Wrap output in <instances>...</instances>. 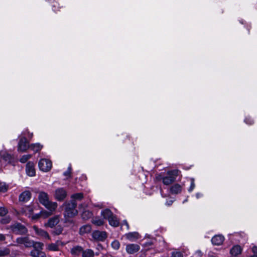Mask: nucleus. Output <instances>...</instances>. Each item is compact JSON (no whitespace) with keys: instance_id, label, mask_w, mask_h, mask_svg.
Wrapping results in <instances>:
<instances>
[{"instance_id":"obj_17","label":"nucleus","mask_w":257,"mask_h":257,"mask_svg":"<svg viewBox=\"0 0 257 257\" xmlns=\"http://www.w3.org/2000/svg\"><path fill=\"white\" fill-rule=\"evenodd\" d=\"M125 236L130 241H134L139 238V234L137 232H129L125 234Z\"/></svg>"},{"instance_id":"obj_48","label":"nucleus","mask_w":257,"mask_h":257,"mask_svg":"<svg viewBox=\"0 0 257 257\" xmlns=\"http://www.w3.org/2000/svg\"><path fill=\"white\" fill-rule=\"evenodd\" d=\"M28 137L29 138L31 139L33 137V133H30L29 131H27Z\"/></svg>"},{"instance_id":"obj_11","label":"nucleus","mask_w":257,"mask_h":257,"mask_svg":"<svg viewBox=\"0 0 257 257\" xmlns=\"http://www.w3.org/2000/svg\"><path fill=\"white\" fill-rule=\"evenodd\" d=\"M33 228L34 230V231L36 232V233L38 235H39V236H41L42 237H43L44 239H48V240H51V237L49 236L48 233L46 231H45V230H43L42 229L39 228L36 226H34L33 227Z\"/></svg>"},{"instance_id":"obj_3","label":"nucleus","mask_w":257,"mask_h":257,"mask_svg":"<svg viewBox=\"0 0 257 257\" xmlns=\"http://www.w3.org/2000/svg\"><path fill=\"white\" fill-rule=\"evenodd\" d=\"M179 175L178 170H173L167 172V176L162 178V181L164 185H169L175 181L177 177Z\"/></svg>"},{"instance_id":"obj_2","label":"nucleus","mask_w":257,"mask_h":257,"mask_svg":"<svg viewBox=\"0 0 257 257\" xmlns=\"http://www.w3.org/2000/svg\"><path fill=\"white\" fill-rule=\"evenodd\" d=\"M63 206H65L64 215L65 217L72 218L77 214V203L75 201L65 202Z\"/></svg>"},{"instance_id":"obj_24","label":"nucleus","mask_w":257,"mask_h":257,"mask_svg":"<svg viewBox=\"0 0 257 257\" xmlns=\"http://www.w3.org/2000/svg\"><path fill=\"white\" fill-rule=\"evenodd\" d=\"M43 146L39 143H36V144H32L29 146V148L31 150L34 151L35 153L38 152L40 151Z\"/></svg>"},{"instance_id":"obj_23","label":"nucleus","mask_w":257,"mask_h":257,"mask_svg":"<svg viewBox=\"0 0 257 257\" xmlns=\"http://www.w3.org/2000/svg\"><path fill=\"white\" fill-rule=\"evenodd\" d=\"M101 215L104 219L108 220L109 218L111 217V216L113 215V214L110 209H105L101 211Z\"/></svg>"},{"instance_id":"obj_5","label":"nucleus","mask_w":257,"mask_h":257,"mask_svg":"<svg viewBox=\"0 0 257 257\" xmlns=\"http://www.w3.org/2000/svg\"><path fill=\"white\" fill-rule=\"evenodd\" d=\"M38 166L41 171L48 172L51 170L52 164L51 161L49 160L42 159L39 161Z\"/></svg>"},{"instance_id":"obj_9","label":"nucleus","mask_w":257,"mask_h":257,"mask_svg":"<svg viewBox=\"0 0 257 257\" xmlns=\"http://www.w3.org/2000/svg\"><path fill=\"white\" fill-rule=\"evenodd\" d=\"M29 148L28 146V142L26 137H22L18 144V151L21 152H25Z\"/></svg>"},{"instance_id":"obj_39","label":"nucleus","mask_w":257,"mask_h":257,"mask_svg":"<svg viewBox=\"0 0 257 257\" xmlns=\"http://www.w3.org/2000/svg\"><path fill=\"white\" fill-rule=\"evenodd\" d=\"M244 121L246 123L251 125L253 123V120L250 117L245 118Z\"/></svg>"},{"instance_id":"obj_13","label":"nucleus","mask_w":257,"mask_h":257,"mask_svg":"<svg viewBox=\"0 0 257 257\" xmlns=\"http://www.w3.org/2000/svg\"><path fill=\"white\" fill-rule=\"evenodd\" d=\"M140 249V246L137 244H128L126 246V251L129 254H134Z\"/></svg>"},{"instance_id":"obj_43","label":"nucleus","mask_w":257,"mask_h":257,"mask_svg":"<svg viewBox=\"0 0 257 257\" xmlns=\"http://www.w3.org/2000/svg\"><path fill=\"white\" fill-rule=\"evenodd\" d=\"M71 167H69L68 168V170L67 171H66V172H65L64 173V175L66 176H70V174H71Z\"/></svg>"},{"instance_id":"obj_51","label":"nucleus","mask_w":257,"mask_h":257,"mask_svg":"<svg viewBox=\"0 0 257 257\" xmlns=\"http://www.w3.org/2000/svg\"><path fill=\"white\" fill-rule=\"evenodd\" d=\"M82 206V204H81V205H79V207H81Z\"/></svg>"},{"instance_id":"obj_18","label":"nucleus","mask_w":257,"mask_h":257,"mask_svg":"<svg viewBox=\"0 0 257 257\" xmlns=\"http://www.w3.org/2000/svg\"><path fill=\"white\" fill-rule=\"evenodd\" d=\"M32 257H46L45 253L42 250L33 249L30 252Z\"/></svg>"},{"instance_id":"obj_19","label":"nucleus","mask_w":257,"mask_h":257,"mask_svg":"<svg viewBox=\"0 0 257 257\" xmlns=\"http://www.w3.org/2000/svg\"><path fill=\"white\" fill-rule=\"evenodd\" d=\"M109 224L113 227H117L119 224V221L115 215H112L111 217L108 219Z\"/></svg>"},{"instance_id":"obj_14","label":"nucleus","mask_w":257,"mask_h":257,"mask_svg":"<svg viewBox=\"0 0 257 257\" xmlns=\"http://www.w3.org/2000/svg\"><path fill=\"white\" fill-rule=\"evenodd\" d=\"M31 197V193L29 191H25L22 192L19 196V201L21 202H27Z\"/></svg>"},{"instance_id":"obj_12","label":"nucleus","mask_w":257,"mask_h":257,"mask_svg":"<svg viewBox=\"0 0 257 257\" xmlns=\"http://www.w3.org/2000/svg\"><path fill=\"white\" fill-rule=\"evenodd\" d=\"M26 172L27 174L30 177H33L35 176L36 171L34 164L33 162H29L27 163L26 167Z\"/></svg>"},{"instance_id":"obj_10","label":"nucleus","mask_w":257,"mask_h":257,"mask_svg":"<svg viewBox=\"0 0 257 257\" xmlns=\"http://www.w3.org/2000/svg\"><path fill=\"white\" fill-rule=\"evenodd\" d=\"M67 196L66 190L63 188H60L56 190L55 197L58 201L63 200Z\"/></svg>"},{"instance_id":"obj_45","label":"nucleus","mask_w":257,"mask_h":257,"mask_svg":"<svg viewBox=\"0 0 257 257\" xmlns=\"http://www.w3.org/2000/svg\"><path fill=\"white\" fill-rule=\"evenodd\" d=\"M252 252L254 253H256L257 254V246H253L252 248Z\"/></svg>"},{"instance_id":"obj_21","label":"nucleus","mask_w":257,"mask_h":257,"mask_svg":"<svg viewBox=\"0 0 257 257\" xmlns=\"http://www.w3.org/2000/svg\"><path fill=\"white\" fill-rule=\"evenodd\" d=\"M83 251V250L82 247L80 246L77 245L74 246L71 248V253L74 255H79L81 253L82 254Z\"/></svg>"},{"instance_id":"obj_30","label":"nucleus","mask_w":257,"mask_h":257,"mask_svg":"<svg viewBox=\"0 0 257 257\" xmlns=\"http://www.w3.org/2000/svg\"><path fill=\"white\" fill-rule=\"evenodd\" d=\"M63 231V228L61 225L57 226L56 228L52 231V233L55 235L61 234Z\"/></svg>"},{"instance_id":"obj_35","label":"nucleus","mask_w":257,"mask_h":257,"mask_svg":"<svg viewBox=\"0 0 257 257\" xmlns=\"http://www.w3.org/2000/svg\"><path fill=\"white\" fill-rule=\"evenodd\" d=\"M9 186L5 183L0 182V191L5 192L8 190Z\"/></svg>"},{"instance_id":"obj_47","label":"nucleus","mask_w":257,"mask_h":257,"mask_svg":"<svg viewBox=\"0 0 257 257\" xmlns=\"http://www.w3.org/2000/svg\"><path fill=\"white\" fill-rule=\"evenodd\" d=\"M55 243L57 244L58 247L60 245H63L64 244L61 241L59 240H57Z\"/></svg>"},{"instance_id":"obj_49","label":"nucleus","mask_w":257,"mask_h":257,"mask_svg":"<svg viewBox=\"0 0 257 257\" xmlns=\"http://www.w3.org/2000/svg\"><path fill=\"white\" fill-rule=\"evenodd\" d=\"M172 202H173V201L170 200V201H169V202H167V204L168 205H171V204H172Z\"/></svg>"},{"instance_id":"obj_36","label":"nucleus","mask_w":257,"mask_h":257,"mask_svg":"<svg viewBox=\"0 0 257 257\" xmlns=\"http://www.w3.org/2000/svg\"><path fill=\"white\" fill-rule=\"evenodd\" d=\"M32 157L31 155H23L20 159V161L22 163H26L29 159Z\"/></svg>"},{"instance_id":"obj_38","label":"nucleus","mask_w":257,"mask_h":257,"mask_svg":"<svg viewBox=\"0 0 257 257\" xmlns=\"http://www.w3.org/2000/svg\"><path fill=\"white\" fill-rule=\"evenodd\" d=\"M8 212V210L4 207H0V216H4L6 215Z\"/></svg>"},{"instance_id":"obj_31","label":"nucleus","mask_w":257,"mask_h":257,"mask_svg":"<svg viewBox=\"0 0 257 257\" xmlns=\"http://www.w3.org/2000/svg\"><path fill=\"white\" fill-rule=\"evenodd\" d=\"M81 215L83 219L88 220L92 216V213L91 212L88 210H85L82 212Z\"/></svg>"},{"instance_id":"obj_41","label":"nucleus","mask_w":257,"mask_h":257,"mask_svg":"<svg viewBox=\"0 0 257 257\" xmlns=\"http://www.w3.org/2000/svg\"><path fill=\"white\" fill-rule=\"evenodd\" d=\"M1 222L3 224H7L10 222V218L9 217H6L5 218H2L1 219Z\"/></svg>"},{"instance_id":"obj_27","label":"nucleus","mask_w":257,"mask_h":257,"mask_svg":"<svg viewBox=\"0 0 257 257\" xmlns=\"http://www.w3.org/2000/svg\"><path fill=\"white\" fill-rule=\"evenodd\" d=\"M47 249L50 251H58L59 250V247L58 246L57 244L52 243L48 244L47 245Z\"/></svg>"},{"instance_id":"obj_32","label":"nucleus","mask_w":257,"mask_h":257,"mask_svg":"<svg viewBox=\"0 0 257 257\" xmlns=\"http://www.w3.org/2000/svg\"><path fill=\"white\" fill-rule=\"evenodd\" d=\"M44 246V244L40 242H34L33 241V249L42 250Z\"/></svg>"},{"instance_id":"obj_34","label":"nucleus","mask_w":257,"mask_h":257,"mask_svg":"<svg viewBox=\"0 0 257 257\" xmlns=\"http://www.w3.org/2000/svg\"><path fill=\"white\" fill-rule=\"evenodd\" d=\"M92 222L93 224L97 226H101L104 224V221L102 219L97 218L93 219Z\"/></svg>"},{"instance_id":"obj_40","label":"nucleus","mask_w":257,"mask_h":257,"mask_svg":"<svg viewBox=\"0 0 257 257\" xmlns=\"http://www.w3.org/2000/svg\"><path fill=\"white\" fill-rule=\"evenodd\" d=\"M171 257H183V256L180 252H173L172 253Z\"/></svg>"},{"instance_id":"obj_37","label":"nucleus","mask_w":257,"mask_h":257,"mask_svg":"<svg viewBox=\"0 0 257 257\" xmlns=\"http://www.w3.org/2000/svg\"><path fill=\"white\" fill-rule=\"evenodd\" d=\"M111 246L113 249L117 250L120 247V243L118 240H115L111 243Z\"/></svg>"},{"instance_id":"obj_25","label":"nucleus","mask_w":257,"mask_h":257,"mask_svg":"<svg viewBox=\"0 0 257 257\" xmlns=\"http://www.w3.org/2000/svg\"><path fill=\"white\" fill-rule=\"evenodd\" d=\"M83 198V194L82 193H75L71 196L72 199L71 201H75L76 200H81Z\"/></svg>"},{"instance_id":"obj_4","label":"nucleus","mask_w":257,"mask_h":257,"mask_svg":"<svg viewBox=\"0 0 257 257\" xmlns=\"http://www.w3.org/2000/svg\"><path fill=\"white\" fill-rule=\"evenodd\" d=\"M12 232L16 234H25L27 233L28 230L25 225L20 223H15L11 226Z\"/></svg>"},{"instance_id":"obj_29","label":"nucleus","mask_w":257,"mask_h":257,"mask_svg":"<svg viewBox=\"0 0 257 257\" xmlns=\"http://www.w3.org/2000/svg\"><path fill=\"white\" fill-rule=\"evenodd\" d=\"M82 257H93L94 252L92 250L87 249L83 251Z\"/></svg>"},{"instance_id":"obj_44","label":"nucleus","mask_w":257,"mask_h":257,"mask_svg":"<svg viewBox=\"0 0 257 257\" xmlns=\"http://www.w3.org/2000/svg\"><path fill=\"white\" fill-rule=\"evenodd\" d=\"M6 239V236L3 234H0V241H4Z\"/></svg>"},{"instance_id":"obj_33","label":"nucleus","mask_w":257,"mask_h":257,"mask_svg":"<svg viewBox=\"0 0 257 257\" xmlns=\"http://www.w3.org/2000/svg\"><path fill=\"white\" fill-rule=\"evenodd\" d=\"M54 211H51V210H49V211H46V210H44V211H42L41 212V216L44 218H47L48 217H49V216L51 215L53 212Z\"/></svg>"},{"instance_id":"obj_15","label":"nucleus","mask_w":257,"mask_h":257,"mask_svg":"<svg viewBox=\"0 0 257 257\" xmlns=\"http://www.w3.org/2000/svg\"><path fill=\"white\" fill-rule=\"evenodd\" d=\"M224 240L223 236L221 235H216L211 239L212 243L214 245H220L222 244Z\"/></svg>"},{"instance_id":"obj_28","label":"nucleus","mask_w":257,"mask_h":257,"mask_svg":"<svg viewBox=\"0 0 257 257\" xmlns=\"http://www.w3.org/2000/svg\"><path fill=\"white\" fill-rule=\"evenodd\" d=\"M91 226L90 225H84L80 228V233L81 234H83L88 232H89L91 231Z\"/></svg>"},{"instance_id":"obj_50","label":"nucleus","mask_w":257,"mask_h":257,"mask_svg":"<svg viewBox=\"0 0 257 257\" xmlns=\"http://www.w3.org/2000/svg\"><path fill=\"white\" fill-rule=\"evenodd\" d=\"M250 257H257V255H252Z\"/></svg>"},{"instance_id":"obj_1","label":"nucleus","mask_w":257,"mask_h":257,"mask_svg":"<svg viewBox=\"0 0 257 257\" xmlns=\"http://www.w3.org/2000/svg\"><path fill=\"white\" fill-rule=\"evenodd\" d=\"M38 199L40 202L48 210L55 211L58 206L56 202L49 200L48 194L45 192L39 193Z\"/></svg>"},{"instance_id":"obj_8","label":"nucleus","mask_w":257,"mask_h":257,"mask_svg":"<svg viewBox=\"0 0 257 257\" xmlns=\"http://www.w3.org/2000/svg\"><path fill=\"white\" fill-rule=\"evenodd\" d=\"M60 221V216L55 215L50 218L48 221L45 223V227H49L51 228L54 227Z\"/></svg>"},{"instance_id":"obj_20","label":"nucleus","mask_w":257,"mask_h":257,"mask_svg":"<svg viewBox=\"0 0 257 257\" xmlns=\"http://www.w3.org/2000/svg\"><path fill=\"white\" fill-rule=\"evenodd\" d=\"M182 187L179 184H175L170 188V192L173 194H177L181 192Z\"/></svg>"},{"instance_id":"obj_16","label":"nucleus","mask_w":257,"mask_h":257,"mask_svg":"<svg viewBox=\"0 0 257 257\" xmlns=\"http://www.w3.org/2000/svg\"><path fill=\"white\" fill-rule=\"evenodd\" d=\"M0 157L6 162H8V163H11L12 160H13L12 156L5 151H1L0 152Z\"/></svg>"},{"instance_id":"obj_26","label":"nucleus","mask_w":257,"mask_h":257,"mask_svg":"<svg viewBox=\"0 0 257 257\" xmlns=\"http://www.w3.org/2000/svg\"><path fill=\"white\" fill-rule=\"evenodd\" d=\"M10 253V249L5 247H0V257L7 256Z\"/></svg>"},{"instance_id":"obj_46","label":"nucleus","mask_w":257,"mask_h":257,"mask_svg":"<svg viewBox=\"0 0 257 257\" xmlns=\"http://www.w3.org/2000/svg\"><path fill=\"white\" fill-rule=\"evenodd\" d=\"M195 255H197L199 257H201V256H202L201 251L200 250L197 251L195 253Z\"/></svg>"},{"instance_id":"obj_22","label":"nucleus","mask_w":257,"mask_h":257,"mask_svg":"<svg viewBox=\"0 0 257 257\" xmlns=\"http://www.w3.org/2000/svg\"><path fill=\"white\" fill-rule=\"evenodd\" d=\"M241 250L242 249L239 245H235L230 249V253L231 255L235 256L240 254Z\"/></svg>"},{"instance_id":"obj_6","label":"nucleus","mask_w":257,"mask_h":257,"mask_svg":"<svg viewBox=\"0 0 257 257\" xmlns=\"http://www.w3.org/2000/svg\"><path fill=\"white\" fill-rule=\"evenodd\" d=\"M16 242L20 244H23L26 247L30 248L33 245V241L28 236L20 237L16 239Z\"/></svg>"},{"instance_id":"obj_7","label":"nucleus","mask_w":257,"mask_h":257,"mask_svg":"<svg viewBox=\"0 0 257 257\" xmlns=\"http://www.w3.org/2000/svg\"><path fill=\"white\" fill-rule=\"evenodd\" d=\"M92 236L95 240L103 241L107 237V233L105 231L95 230L93 232Z\"/></svg>"},{"instance_id":"obj_42","label":"nucleus","mask_w":257,"mask_h":257,"mask_svg":"<svg viewBox=\"0 0 257 257\" xmlns=\"http://www.w3.org/2000/svg\"><path fill=\"white\" fill-rule=\"evenodd\" d=\"M194 187H195V183L194 182V179H192L191 186H190L188 191L190 192L192 191L194 189Z\"/></svg>"}]
</instances>
